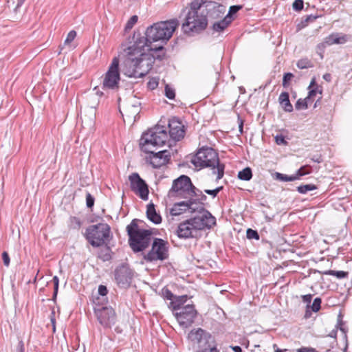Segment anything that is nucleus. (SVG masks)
<instances>
[{
  "label": "nucleus",
  "mask_w": 352,
  "mask_h": 352,
  "mask_svg": "<svg viewBox=\"0 0 352 352\" xmlns=\"http://www.w3.org/2000/svg\"><path fill=\"white\" fill-rule=\"evenodd\" d=\"M133 40L132 45L123 48L126 58L122 65V72L129 78H142L151 69L152 64L144 58V39L133 36Z\"/></svg>",
  "instance_id": "f257e3e1"
},
{
  "label": "nucleus",
  "mask_w": 352,
  "mask_h": 352,
  "mask_svg": "<svg viewBox=\"0 0 352 352\" xmlns=\"http://www.w3.org/2000/svg\"><path fill=\"white\" fill-rule=\"evenodd\" d=\"M179 25V22L176 19L155 23L147 28L145 33L146 37L138 36L136 38H144L146 43L145 47H148L152 56L154 58L162 60L165 56L164 47L160 45L153 48L149 46V44L157 41H168Z\"/></svg>",
  "instance_id": "f03ea898"
},
{
  "label": "nucleus",
  "mask_w": 352,
  "mask_h": 352,
  "mask_svg": "<svg viewBox=\"0 0 352 352\" xmlns=\"http://www.w3.org/2000/svg\"><path fill=\"white\" fill-rule=\"evenodd\" d=\"M206 0H194L182 24V30L186 34L198 33L206 29L208 24L203 3Z\"/></svg>",
  "instance_id": "7ed1b4c3"
},
{
  "label": "nucleus",
  "mask_w": 352,
  "mask_h": 352,
  "mask_svg": "<svg viewBox=\"0 0 352 352\" xmlns=\"http://www.w3.org/2000/svg\"><path fill=\"white\" fill-rule=\"evenodd\" d=\"M192 164L199 169L210 167L213 174L217 175V180L221 179L224 174L225 166L219 163L218 153L212 148L199 149L191 160Z\"/></svg>",
  "instance_id": "20e7f679"
},
{
  "label": "nucleus",
  "mask_w": 352,
  "mask_h": 352,
  "mask_svg": "<svg viewBox=\"0 0 352 352\" xmlns=\"http://www.w3.org/2000/svg\"><path fill=\"white\" fill-rule=\"evenodd\" d=\"M136 219L132 220L126 226L129 235V243L134 252H139L147 248L152 239V232L150 230L140 229Z\"/></svg>",
  "instance_id": "39448f33"
},
{
  "label": "nucleus",
  "mask_w": 352,
  "mask_h": 352,
  "mask_svg": "<svg viewBox=\"0 0 352 352\" xmlns=\"http://www.w3.org/2000/svg\"><path fill=\"white\" fill-rule=\"evenodd\" d=\"M167 140L168 134L164 127L156 126L142 135L140 146L142 151L152 152V148L163 146Z\"/></svg>",
  "instance_id": "423d86ee"
},
{
  "label": "nucleus",
  "mask_w": 352,
  "mask_h": 352,
  "mask_svg": "<svg viewBox=\"0 0 352 352\" xmlns=\"http://www.w3.org/2000/svg\"><path fill=\"white\" fill-rule=\"evenodd\" d=\"M111 228L107 223L92 225L86 229V239L93 247H100L111 239Z\"/></svg>",
  "instance_id": "0eeeda50"
},
{
  "label": "nucleus",
  "mask_w": 352,
  "mask_h": 352,
  "mask_svg": "<svg viewBox=\"0 0 352 352\" xmlns=\"http://www.w3.org/2000/svg\"><path fill=\"white\" fill-rule=\"evenodd\" d=\"M195 194V186L190 179L186 175H182L173 183L172 188L168 191V197L177 198H188Z\"/></svg>",
  "instance_id": "6e6552de"
},
{
  "label": "nucleus",
  "mask_w": 352,
  "mask_h": 352,
  "mask_svg": "<svg viewBox=\"0 0 352 352\" xmlns=\"http://www.w3.org/2000/svg\"><path fill=\"white\" fill-rule=\"evenodd\" d=\"M168 257V242L159 238H155L151 249L147 254H144V259L146 262L164 261Z\"/></svg>",
  "instance_id": "1a4fd4ad"
},
{
  "label": "nucleus",
  "mask_w": 352,
  "mask_h": 352,
  "mask_svg": "<svg viewBox=\"0 0 352 352\" xmlns=\"http://www.w3.org/2000/svg\"><path fill=\"white\" fill-rule=\"evenodd\" d=\"M119 63L118 58H113L103 78L102 87L104 89H114L118 88L120 80Z\"/></svg>",
  "instance_id": "9d476101"
},
{
  "label": "nucleus",
  "mask_w": 352,
  "mask_h": 352,
  "mask_svg": "<svg viewBox=\"0 0 352 352\" xmlns=\"http://www.w3.org/2000/svg\"><path fill=\"white\" fill-rule=\"evenodd\" d=\"M188 339L192 346L197 349L214 346L210 335L201 328L191 330Z\"/></svg>",
  "instance_id": "9b49d317"
},
{
  "label": "nucleus",
  "mask_w": 352,
  "mask_h": 352,
  "mask_svg": "<svg viewBox=\"0 0 352 352\" xmlns=\"http://www.w3.org/2000/svg\"><path fill=\"white\" fill-rule=\"evenodd\" d=\"M197 314V312L193 305H187L182 309L173 312L179 325L184 328L190 327L194 322Z\"/></svg>",
  "instance_id": "f8f14e48"
},
{
  "label": "nucleus",
  "mask_w": 352,
  "mask_h": 352,
  "mask_svg": "<svg viewBox=\"0 0 352 352\" xmlns=\"http://www.w3.org/2000/svg\"><path fill=\"white\" fill-rule=\"evenodd\" d=\"M94 313L98 321L104 328H111L116 322V313L111 307H98L94 309Z\"/></svg>",
  "instance_id": "ddd939ff"
},
{
  "label": "nucleus",
  "mask_w": 352,
  "mask_h": 352,
  "mask_svg": "<svg viewBox=\"0 0 352 352\" xmlns=\"http://www.w3.org/2000/svg\"><path fill=\"white\" fill-rule=\"evenodd\" d=\"M130 187L133 192L141 199L146 200L148 196V186L138 173H132L129 177Z\"/></svg>",
  "instance_id": "4468645a"
},
{
  "label": "nucleus",
  "mask_w": 352,
  "mask_h": 352,
  "mask_svg": "<svg viewBox=\"0 0 352 352\" xmlns=\"http://www.w3.org/2000/svg\"><path fill=\"white\" fill-rule=\"evenodd\" d=\"M202 208L199 204L195 203L192 199H189L188 201H181L175 204L170 212L173 216H177L186 211L192 213Z\"/></svg>",
  "instance_id": "2eb2a0df"
},
{
  "label": "nucleus",
  "mask_w": 352,
  "mask_h": 352,
  "mask_svg": "<svg viewBox=\"0 0 352 352\" xmlns=\"http://www.w3.org/2000/svg\"><path fill=\"white\" fill-rule=\"evenodd\" d=\"M194 226L199 230L210 229L216 224L215 218L208 211H205L192 219Z\"/></svg>",
  "instance_id": "dca6fc26"
},
{
  "label": "nucleus",
  "mask_w": 352,
  "mask_h": 352,
  "mask_svg": "<svg viewBox=\"0 0 352 352\" xmlns=\"http://www.w3.org/2000/svg\"><path fill=\"white\" fill-rule=\"evenodd\" d=\"M204 6V12L206 14V17L208 16L211 19H220L223 17L226 12V7L218 4L213 1H205L203 3Z\"/></svg>",
  "instance_id": "f3484780"
},
{
  "label": "nucleus",
  "mask_w": 352,
  "mask_h": 352,
  "mask_svg": "<svg viewBox=\"0 0 352 352\" xmlns=\"http://www.w3.org/2000/svg\"><path fill=\"white\" fill-rule=\"evenodd\" d=\"M146 153L150 154L147 158L154 168H160L165 165L170 160V153L166 150L155 152V150L152 148V152Z\"/></svg>",
  "instance_id": "a211bd4d"
},
{
  "label": "nucleus",
  "mask_w": 352,
  "mask_h": 352,
  "mask_svg": "<svg viewBox=\"0 0 352 352\" xmlns=\"http://www.w3.org/2000/svg\"><path fill=\"white\" fill-rule=\"evenodd\" d=\"M133 277L131 270L126 266L118 267L115 271V279L118 285L122 287L130 285Z\"/></svg>",
  "instance_id": "6ab92c4d"
},
{
  "label": "nucleus",
  "mask_w": 352,
  "mask_h": 352,
  "mask_svg": "<svg viewBox=\"0 0 352 352\" xmlns=\"http://www.w3.org/2000/svg\"><path fill=\"white\" fill-rule=\"evenodd\" d=\"M194 226L192 219L181 223L177 230V236L183 239L196 236L198 230Z\"/></svg>",
  "instance_id": "aec40b11"
},
{
  "label": "nucleus",
  "mask_w": 352,
  "mask_h": 352,
  "mask_svg": "<svg viewBox=\"0 0 352 352\" xmlns=\"http://www.w3.org/2000/svg\"><path fill=\"white\" fill-rule=\"evenodd\" d=\"M170 137L175 140L179 141L184 136V126L181 122L176 118H173L168 122Z\"/></svg>",
  "instance_id": "412c9836"
},
{
  "label": "nucleus",
  "mask_w": 352,
  "mask_h": 352,
  "mask_svg": "<svg viewBox=\"0 0 352 352\" xmlns=\"http://www.w3.org/2000/svg\"><path fill=\"white\" fill-rule=\"evenodd\" d=\"M134 101H129L123 107V112L120 111L122 116H126L128 119H133L135 120L136 117L138 116L140 108V102L133 99Z\"/></svg>",
  "instance_id": "4be33fe9"
},
{
  "label": "nucleus",
  "mask_w": 352,
  "mask_h": 352,
  "mask_svg": "<svg viewBox=\"0 0 352 352\" xmlns=\"http://www.w3.org/2000/svg\"><path fill=\"white\" fill-rule=\"evenodd\" d=\"M187 299V296H175L170 302L169 307L172 309L173 313L182 309L184 306Z\"/></svg>",
  "instance_id": "5701e85b"
},
{
  "label": "nucleus",
  "mask_w": 352,
  "mask_h": 352,
  "mask_svg": "<svg viewBox=\"0 0 352 352\" xmlns=\"http://www.w3.org/2000/svg\"><path fill=\"white\" fill-rule=\"evenodd\" d=\"M233 21V17L224 16L223 19L214 23L212 29L214 31L220 32L223 31Z\"/></svg>",
  "instance_id": "b1692460"
},
{
  "label": "nucleus",
  "mask_w": 352,
  "mask_h": 352,
  "mask_svg": "<svg viewBox=\"0 0 352 352\" xmlns=\"http://www.w3.org/2000/svg\"><path fill=\"white\" fill-rule=\"evenodd\" d=\"M146 216L151 221L155 224L160 223L162 221L161 216L156 212L155 206L153 204L147 206Z\"/></svg>",
  "instance_id": "393cba45"
},
{
  "label": "nucleus",
  "mask_w": 352,
  "mask_h": 352,
  "mask_svg": "<svg viewBox=\"0 0 352 352\" xmlns=\"http://www.w3.org/2000/svg\"><path fill=\"white\" fill-rule=\"evenodd\" d=\"M278 100L286 112H292L293 111V106L290 103L289 94L287 92L281 93L279 96Z\"/></svg>",
  "instance_id": "a878e982"
},
{
  "label": "nucleus",
  "mask_w": 352,
  "mask_h": 352,
  "mask_svg": "<svg viewBox=\"0 0 352 352\" xmlns=\"http://www.w3.org/2000/svg\"><path fill=\"white\" fill-rule=\"evenodd\" d=\"M324 42L327 45L333 44H340L346 42L345 36H339L338 34H332L324 38Z\"/></svg>",
  "instance_id": "bb28decb"
},
{
  "label": "nucleus",
  "mask_w": 352,
  "mask_h": 352,
  "mask_svg": "<svg viewBox=\"0 0 352 352\" xmlns=\"http://www.w3.org/2000/svg\"><path fill=\"white\" fill-rule=\"evenodd\" d=\"M252 177V170L249 167L245 168L238 173V177L241 180L249 181L251 179Z\"/></svg>",
  "instance_id": "cd10ccee"
},
{
  "label": "nucleus",
  "mask_w": 352,
  "mask_h": 352,
  "mask_svg": "<svg viewBox=\"0 0 352 352\" xmlns=\"http://www.w3.org/2000/svg\"><path fill=\"white\" fill-rule=\"evenodd\" d=\"M274 179L276 180H279L281 182H292L296 180V177H294V175H287L280 173H275Z\"/></svg>",
  "instance_id": "c85d7f7f"
},
{
  "label": "nucleus",
  "mask_w": 352,
  "mask_h": 352,
  "mask_svg": "<svg viewBox=\"0 0 352 352\" xmlns=\"http://www.w3.org/2000/svg\"><path fill=\"white\" fill-rule=\"evenodd\" d=\"M317 188L316 186L314 184H305L299 186L297 188V190L300 194H306L308 191L314 190Z\"/></svg>",
  "instance_id": "c756f323"
},
{
  "label": "nucleus",
  "mask_w": 352,
  "mask_h": 352,
  "mask_svg": "<svg viewBox=\"0 0 352 352\" xmlns=\"http://www.w3.org/2000/svg\"><path fill=\"white\" fill-rule=\"evenodd\" d=\"M188 198L197 203L195 201L196 200L205 201L206 199V196L203 195L202 191L196 189L195 187V194L190 195Z\"/></svg>",
  "instance_id": "7c9ffc66"
},
{
  "label": "nucleus",
  "mask_w": 352,
  "mask_h": 352,
  "mask_svg": "<svg viewBox=\"0 0 352 352\" xmlns=\"http://www.w3.org/2000/svg\"><path fill=\"white\" fill-rule=\"evenodd\" d=\"M81 225L82 222L78 217H70L69 226L71 229L79 230L80 228L81 227Z\"/></svg>",
  "instance_id": "2f4dec72"
},
{
  "label": "nucleus",
  "mask_w": 352,
  "mask_h": 352,
  "mask_svg": "<svg viewBox=\"0 0 352 352\" xmlns=\"http://www.w3.org/2000/svg\"><path fill=\"white\" fill-rule=\"evenodd\" d=\"M324 274L334 276L337 277L338 278H344L347 277L348 272L344 271H335V270H328L324 272Z\"/></svg>",
  "instance_id": "473e14b6"
},
{
  "label": "nucleus",
  "mask_w": 352,
  "mask_h": 352,
  "mask_svg": "<svg viewBox=\"0 0 352 352\" xmlns=\"http://www.w3.org/2000/svg\"><path fill=\"white\" fill-rule=\"evenodd\" d=\"M310 102L307 98L298 99L295 104V107L297 110L306 109L308 107V104Z\"/></svg>",
  "instance_id": "72a5a7b5"
},
{
  "label": "nucleus",
  "mask_w": 352,
  "mask_h": 352,
  "mask_svg": "<svg viewBox=\"0 0 352 352\" xmlns=\"http://www.w3.org/2000/svg\"><path fill=\"white\" fill-rule=\"evenodd\" d=\"M246 236L248 239H259V234L256 230L248 228L246 232Z\"/></svg>",
  "instance_id": "f704fd0d"
},
{
  "label": "nucleus",
  "mask_w": 352,
  "mask_h": 352,
  "mask_svg": "<svg viewBox=\"0 0 352 352\" xmlns=\"http://www.w3.org/2000/svg\"><path fill=\"white\" fill-rule=\"evenodd\" d=\"M165 95L168 99H174L175 96V90L166 85L165 87Z\"/></svg>",
  "instance_id": "c9c22d12"
},
{
  "label": "nucleus",
  "mask_w": 352,
  "mask_h": 352,
  "mask_svg": "<svg viewBox=\"0 0 352 352\" xmlns=\"http://www.w3.org/2000/svg\"><path fill=\"white\" fill-rule=\"evenodd\" d=\"M307 168V166H303L302 167H300L298 170L297 172L296 173V174L293 175L294 177H296V179H300V177L302 176H304L305 175H307L309 173V171H306L305 170V168Z\"/></svg>",
  "instance_id": "e433bc0d"
},
{
  "label": "nucleus",
  "mask_w": 352,
  "mask_h": 352,
  "mask_svg": "<svg viewBox=\"0 0 352 352\" xmlns=\"http://www.w3.org/2000/svg\"><path fill=\"white\" fill-rule=\"evenodd\" d=\"M275 142L278 145H287L288 142L285 140L284 135L278 134L274 137Z\"/></svg>",
  "instance_id": "4c0bfd02"
},
{
  "label": "nucleus",
  "mask_w": 352,
  "mask_h": 352,
  "mask_svg": "<svg viewBox=\"0 0 352 352\" xmlns=\"http://www.w3.org/2000/svg\"><path fill=\"white\" fill-rule=\"evenodd\" d=\"M311 63L307 59H300L297 63V67L300 69L308 68L310 67Z\"/></svg>",
  "instance_id": "58836bf2"
},
{
  "label": "nucleus",
  "mask_w": 352,
  "mask_h": 352,
  "mask_svg": "<svg viewBox=\"0 0 352 352\" xmlns=\"http://www.w3.org/2000/svg\"><path fill=\"white\" fill-rule=\"evenodd\" d=\"M321 299L316 298L312 303L311 309L314 312H317L320 309Z\"/></svg>",
  "instance_id": "ea45409f"
},
{
  "label": "nucleus",
  "mask_w": 352,
  "mask_h": 352,
  "mask_svg": "<svg viewBox=\"0 0 352 352\" xmlns=\"http://www.w3.org/2000/svg\"><path fill=\"white\" fill-rule=\"evenodd\" d=\"M76 36V32L74 30L70 31L68 33L66 39L65 40L64 45L69 44L72 41H74Z\"/></svg>",
  "instance_id": "a19ab883"
},
{
  "label": "nucleus",
  "mask_w": 352,
  "mask_h": 352,
  "mask_svg": "<svg viewBox=\"0 0 352 352\" xmlns=\"http://www.w3.org/2000/svg\"><path fill=\"white\" fill-rule=\"evenodd\" d=\"M94 197L89 193L87 192L86 194V205L88 208H91L94 205Z\"/></svg>",
  "instance_id": "79ce46f5"
},
{
  "label": "nucleus",
  "mask_w": 352,
  "mask_h": 352,
  "mask_svg": "<svg viewBox=\"0 0 352 352\" xmlns=\"http://www.w3.org/2000/svg\"><path fill=\"white\" fill-rule=\"evenodd\" d=\"M294 75L292 73H286L283 76V86L284 87H287L288 86L289 82L292 79Z\"/></svg>",
  "instance_id": "37998d69"
},
{
  "label": "nucleus",
  "mask_w": 352,
  "mask_h": 352,
  "mask_svg": "<svg viewBox=\"0 0 352 352\" xmlns=\"http://www.w3.org/2000/svg\"><path fill=\"white\" fill-rule=\"evenodd\" d=\"M242 8L241 6H232L229 9V12L226 16L232 17V15L236 13L239 10Z\"/></svg>",
  "instance_id": "c03bdc74"
},
{
  "label": "nucleus",
  "mask_w": 352,
  "mask_h": 352,
  "mask_svg": "<svg viewBox=\"0 0 352 352\" xmlns=\"http://www.w3.org/2000/svg\"><path fill=\"white\" fill-rule=\"evenodd\" d=\"M52 281L54 285L53 298H55L58 294L59 279L56 276H55L53 277Z\"/></svg>",
  "instance_id": "a18cd8bd"
},
{
  "label": "nucleus",
  "mask_w": 352,
  "mask_h": 352,
  "mask_svg": "<svg viewBox=\"0 0 352 352\" xmlns=\"http://www.w3.org/2000/svg\"><path fill=\"white\" fill-rule=\"evenodd\" d=\"M223 189L222 186L218 187L213 190H205V192L208 195L212 196V197H217V194Z\"/></svg>",
  "instance_id": "49530a36"
},
{
  "label": "nucleus",
  "mask_w": 352,
  "mask_h": 352,
  "mask_svg": "<svg viewBox=\"0 0 352 352\" xmlns=\"http://www.w3.org/2000/svg\"><path fill=\"white\" fill-rule=\"evenodd\" d=\"M293 8L296 11H300L303 8L302 0H295L293 3Z\"/></svg>",
  "instance_id": "de8ad7c7"
},
{
  "label": "nucleus",
  "mask_w": 352,
  "mask_h": 352,
  "mask_svg": "<svg viewBox=\"0 0 352 352\" xmlns=\"http://www.w3.org/2000/svg\"><path fill=\"white\" fill-rule=\"evenodd\" d=\"M162 292H163V295L165 298H166L168 300H171V301L174 299L175 297H174L173 293L170 290H168L167 289H163Z\"/></svg>",
  "instance_id": "09e8293b"
},
{
  "label": "nucleus",
  "mask_w": 352,
  "mask_h": 352,
  "mask_svg": "<svg viewBox=\"0 0 352 352\" xmlns=\"http://www.w3.org/2000/svg\"><path fill=\"white\" fill-rule=\"evenodd\" d=\"M107 293H108V290H107V288L106 286L100 285L98 287V294L100 296H106L107 294Z\"/></svg>",
  "instance_id": "8fccbe9b"
},
{
  "label": "nucleus",
  "mask_w": 352,
  "mask_h": 352,
  "mask_svg": "<svg viewBox=\"0 0 352 352\" xmlns=\"http://www.w3.org/2000/svg\"><path fill=\"white\" fill-rule=\"evenodd\" d=\"M2 259H3V264L6 265V266H9L10 265V257H9V255L8 254V252H3L2 253Z\"/></svg>",
  "instance_id": "3c124183"
},
{
  "label": "nucleus",
  "mask_w": 352,
  "mask_h": 352,
  "mask_svg": "<svg viewBox=\"0 0 352 352\" xmlns=\"http://www.w3.org/2000/svg\"><path fill=\"white\" fill-rule=\"evenodd\" d=\"M196 352H218L217 348L214 346L204 348L203 349H197Z\"/></svg>",
  "instance_id": "603ef678"
},
{
  "label": "nucleus",
  "mask_w": 352,
  "mask_h": 352,
  "mask_svg": "<svg viewBox=\"0 0 352 352\" xmlns=\"http://www.w3.org/2000/svg\"><path fill=\"white\" fill-rule=\"evenodd\" d=\"M316 93H317V91L316 89H310L309 91V94H308L307 97L306 98L307 100H308L310 102L311 98L316 96Z\"/></svg>",
  "instance_id": "864d4df0"
},
{
  "label": "nucleus",
  "mask_w": 352,
  "mask_h": 352,
  "mask_svg": "<svg viewBox=\"0 0 352 352\" xmlns=\"http://www.w3.org/2000/svg\"><path fill=\"white\" fill-rule=\"evenodd\" d=\"M138 21V16L134 15L131 19L130 21L127 23V27L132 26L134 23H135Z\"/></svg>",
  "instance_id": "5fc2aeb1"
},
{
  "label": "nucleus",
  "mask_w": 352,
  "mask_h": 352,
  "mask_svg": "<svg viewBox=\"0 0 352 352\" xmlns=\"http://www.w3.org/2000/svg\"><path fill=\"white\" fill-rule=\"evenodd\" d=\"M302 300L305 302H310L312 298V296L311 294L304 295L302 296Z\"/></svg>",
  "instance_id": "6e6d98bb"
},
{
  "label": "nucleus",
  "mask_w": 352,
  "mask_h": 352,
  "mask_svg": "<svg viewBox=\"0 0 352 352\" xmlns=\"http://www.w3.org/2000/svg\"><path fill=\"white\" fill-rule=\"evenodd\" d=\"M327 46V45L325 43V42L324 41L322 43H319L317 47L320 50H323Z\"/></svg>",
  "instance_id": "4d7b16f0"
},
{
  "label": "nucleus",
  "mask_w": 352,
  "mask_h": 352,
  "mask_svg": "<svg viewBox=\"0 0 352 352\" xmlns=\"http://www.w3.org/2000/svg\"><path fill=\"white\" fill-rule=\"evenodd\" d=\"M157 82L154 80V81H150L148 82V85L150 87H151V89H155L157 86Z\"/></svg>",
  "instance_id": "13d9d810"
},
{
  "label": "nucleus",
  "mask_w": 352,
  "mask_h": 352,
  "mask_svg": "<svg viewBox=\"0 0 352 352\" xmlns=\"http://www.w3.org/2000/svg\"><path fill=\"white\" fill-rule=\"evenodd\" d=\"M232 349L234 352H242L241 348L239 346H232Z\"/></svg>",
  "instance_id": "bf43d9fd"
},
{
  "label": "nucleus",
  "mask_w": 352,
  "mask_h": 352,
  "mask_svg": "<svg viewBox=\"0 0 352 352\" xmlns=\"http://www.w3.org/2000/svg\"><path fill=\"white\" fill-rule=\"evenodd\" d=\"M316 86V80L315 78H313L310 82V85L309 86V89H311L313 88L314 87Z\"/></svg>",
  "instance_id": "052dcab7"
},
{
  "label": "nucleus",
  "mask_w": 352,
  "mask_h": 352,
  "mask_svg": "<svg viewBox=\"0 0 352 352\" xmlns=\"http://www.w3.org/2000/svg\"><path fill=\"white\" fill-rule=\"evenodd\" d=\"M93 115H94V110L91 109V118L89 120V123H88L87 124L89 125L90 126H91L94 124V118H93Z\"/></svg>",
  "instance_id": "680f3d73"
},
{
  "label": "nucleus",
  "mask_w": 352,
  "mask_h": 352,
  "mask_svg": "<svg viewBox=\"0 0 352 352\" xmlns=\"http://www.w3.org/2000/svg\"><path fill=\"white\" fill-rule=\"evenodd\" d=\"M323 78L327 80V81H330L331 80V75L329 74H325L324 76H323Z\"/></svg>",
  "instance_id": "e2e57ef3"
},
{
  "label": "nucleus",
  "mask_w": 352,
  "mask_h": 352,
  "mask_svg": "<svg viewBox=\"0 0 352 352\" xmlns=\"http://www.w3.org/2000/svg\"><path fill=\"white\" fill-rule=\"evenodd\" d=\"M243 121L241 120V122L239 123V131H240L241 133H243Z\"/></svg>",
  "instance_id": "0e129e2a"
},
{
  "label": "nucleus",
  "mask_w": 352,
  "mask_h": 352,
  "mask_svg": "<svg viewBox=\"0 0 352 352\" xmlns=\"http://www.w3.org/2000/svg\"><path fill=\"white\" fill-rule=\"evenodd\" d=\"M25 0H18V2H17V6L19 7V6H21L23 3L25 2Z\"/></svg>",
  "instance_id": "69168bd1"
},
{
  "label": "nucleus",
  "mask_w": 352,
  "mask_h": 352,
  "mask_svg": "<svg viewBox=\"0 0 352 352\" xmlns=\"http://www.w3.org/2000/svg\"><path fill=\"white\" fill-rule=\"evenodd\" d=\"M313 160L316 162H318V163H320L321 162V160H320V158H315V159H313Z\"/></svg>",
  "instance_id": "338daca9"
},
{
  "label": "nucleus",
  "mask_w": 352,
  "mask_h": 352,
  "mask_svg": "<svg viewBox=\"0 0 352 352\" xmlns=\"http://www.w3.org/2000/svg\"><path fill=\"white\" fill-rule=\"evenodd\" d=\"M51 322L52 323V325L55 324V318H51Z\"/></svg>",
  "instance_id": "774afa93"
}]
</instances>
